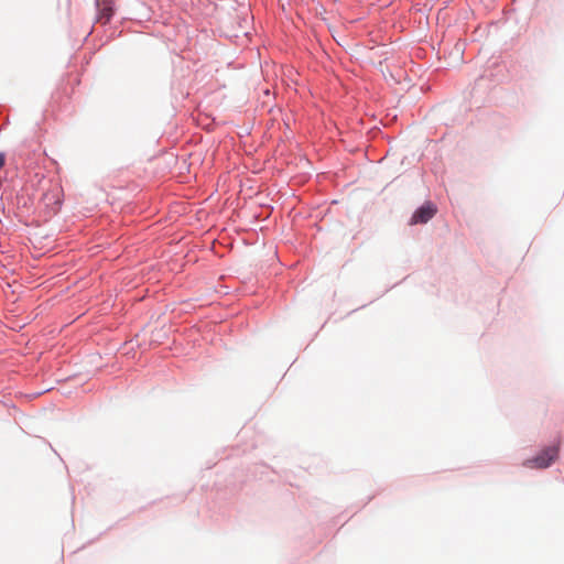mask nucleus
Listing matches in <instances>:
<instances>
[{
  "instance_id": "nucleus-2",
  "label": "nucleus",
  "mask_w": 564,
  "mask_h": 564,
  "mask_svg": "<svg viewBox=\"0 0 564 564\" xmlns=\"http://www.w3.org/2000/svg\"><path fill=\"white\" fill-rule=\"evenodd\" d=\"M436 214V207L432 203L422 205L412 216L411 224H425Z\"/></svg>"
},
{
  "instance_id": "nucleus-3",
  "label": "nucleus",
  "mask_w": 564,
  "mask_h": 564,
  "mask_svg": "<svg viewBox=\"0 0 564 564\" xmlns=\"http://www.w3.org/2000/svg\"><path fill=\"white\" fill-rule=\"evenodd\" d=\"M113 14L111 0H97V22L106 24Z\"/></svg>"
},
{
  "instance_id": "nucleus-5",
  "label": "nucleus",
  "mask_w": 564,
  "mask_h": 564,
  "mask_svg": "<svg viewBox=\"0 0 564 564\" xmlns=\"http://www.w3.org/2000/svg\"><path fill=\"white\" fill-rule=\"evenodd\" d=\"M340 40H341L343 42L337 41V43H338L339 45H341V46H345V45H346V42H345V41L347 40V37L341 36V37H340Z\"/></svg>"
},
{
  "instance_id": "nucleus-4",
  "label": "nucleus",
  "mask_w": 564,
  "mask_h": 564,
  "mask_svg": "<svg viewBox=\"0 0 564 564\" xmlns=\"http://www.w3.org/2000/svg\"><path fill=\"white\" fill-rule=\"evenodd\" d=\"M465 47H466V42H465V40H463V39H458V40L456 41V43H455V50H456V55H455V57H456V58H460V57H462V54H463V52H464Z\"/></svg>"
},
{
  "instance_id": "nucleus-6",
  "label": "nucleus",
  "mask_w": 564,
  "mask_h": 564,
  "mask_svg": "<svg viewBox=\"0 0 564 564\" xmlns=\"http://www.w3.org/2000/svg\"><path fill=\"white\" fill-rule=\"evenodd\" d=\"M4 165V154L0 153V169Z\"/></svg>"
},
{
  "instance_id": "nucleus-1",
  "label": "nucleus",
  "mask_w": 564,
  "mask_h": 564,
  "mask_svg": "<svg viewBox=\"0 0 564 564\" xmlns=\"http://www.w3.org/2000/svg\"><path fill=\"white\" fill-rule=\"evenodd\" d=\"M557 456L558 445L549 446L534 458L525 460L524 466L529 468H546L557 458Z\"/></svg>"
}]
</instances>
